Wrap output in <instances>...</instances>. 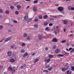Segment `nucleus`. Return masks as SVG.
<instances>
[{
    "mask_svg": "<svg viewBox=\"0 0 74 74\" xmlns=\"http://www.w3.org/2000/svg\"><path fill=\"white\" fill-rule=\"evenodd\" d=\"M8 70L9 71H11L12 73H15L16 71V70H15L14 69H12V68L10 66H9L8 68Z\"/></svg>",
    "mask_w": 74,
    "mask_h": 74,
    "instance_id": "nucleus-1",
    "label": "nucleus"
},
{
    "mask_svg": "<svg viewBox=\"0 0 74 74\" xmlns=\"http://www.w3.org/2000/svg\"><path fill=\"white\" fill-rule=\"evenodd\" d=\"M52 69V67H50V68H48V70L49 71H51V70Z\"/></svg>",
    "mask_w": 74,
    "mask_h": 74,
    "instance_id": "nucleus-23",
    "label": "nucleus"
},
{
    "mask_svg": "<svg viewBox=\"0 0 74 74\" xmlns=\"http://www.w3.org/2000/svg\"><path fill=\"white\" fill-rule=\"evenodd\" d=\"M5 13L6 14H9V11L7 10L5 12Z\"/></svg>",
    "mask_w": 74,
    "mask_h": 74,
    "instance_id": "nucleus-32",
    "label": "nucleus"
},
{
    "mask_svg": "<svg viewBox=\"0 0 74 74\" xmlns=\"http://www.w3.org/2000/svg\"><path fill=\"white\" fill-rule=\"evenodd\" d=\"M71 6H68V9L69 10H71Z\"/></svg>",
    "mask_w": 74,
    "mask_h": 74,
    "instance_id": "nucleus-25",
    "label": "nucleus"
},
{
    "mask_svg": "<svg viewBox=\"0 0 74 74\" xmlns=\"http://www.w3.org/2000/svg\"><path fill=\"white\" fill-rule=\"evenodd\" d=\"M25 50L24 49H21V53H25Z\"/></svg>",
    "mask_w": 74,
    "mask_h": 74,
    "instance_id": "nucleus-15",
    "label": "nucleus"
},
{
    "mask_svg": "<svg viewBox=\"0 0 74 74\" xmlns=\"http://www.w3.org/2000/svg\"><path fill=\"white\" fill-rule=\"evenodd\" d=\"M37 7H36L35 6H34L33 8V11H34V12H35L36 11H37Z\"/></svg>",
    "mask_w": 74,
    "mask_h": 74,
    "instance_id": "nucleus-9",
    "label": "nucleus"
},
{
    "mask_svg": "<svg viewBox=\"0 0 74 74\" xmlns=\"http://www.w3.org/2000/svg\"><path fill=\"white\" fill-rule=\"evenodd\" d=\"M27 40H30V37L29 36L27 38Z\"/></svg>",
    "mask_w": 74,
    "mask_h": 74,
    "instance_id": "nucleus-42",
    "label": "nucleus"
},
{
    "mask_svg": "<svg viewBox=\"0 0 74 74\" xmlns=\"http://www.w3.org/2000/svg\"><path fill=\"white\" fill-rule=\"evenodd\" d=\"M43 17L44 19H46L48 18V16L47 15H45L43 16Z\"/></svg>",
    "mask_w": 74,
    "mask_h": 74,
    "instance_id": "nucleus-20",
    "label": "nucleus"
},
{
    "mask_svg": "<svg viewBox=\"0 0 74 74\" xmlns=\"http://www.w3.org/2000/svg\"><path fill=\"white\" fill-rule=\"evenodd\" d=\"M58 9L59 11H62L63 10V8L62 7H59L58 8Z\"/></svg>",
    "mask_w": 74,
    "mask_h": 74,
    "instance_id": "nucleus-3",
    "label": "nucleus"
},
{
    "mask_svg": "<svg viewBox=\"0 0 74 74\" xmlns=\"http://www.w3.org/2000/svg\"><path fill=\"white\" fill-rule=\"evenodd\" d=\"M11 39V38H8L5 39V42H7V41H9V40H10Z\"/></svg>",
    "mask_w": 74,
    "mask_h": 74,
    "instance_id": "nucleus-5",
    "label": "nucleus"
},
{
    "mask_svg": "<svg viewBox=\"0 0 74 74\" xmlns=\"http://www.w3.org/2000/svg\"><path fill=\"white\" fill-rule=\"evenodd\" d=\"M39 19H41V18H42V16L41 15H39Z\"/></svg>",
    "mask_w": 74,
    "mask_h": 74,
    "instance_id": "nucleus-36",
    "label": "nucleus"
},
{
    "mask_svg": "<svg viewBox=\"0 0 74 74\" xmlns=\"http://www.w3.org/2000/svg\"><path fill=\"white\" fill-rule=\"evenodd\" d=\"M49 26H52L53 25L52 23H50V24H49Z\"/></svg>",
    "mask_w": 74,
    "mask_h": 74,
    "instance_id": "nucleus-46",
    "label": "nucleus"
},
{
    "mask_svg": "<svg viewBox=\"0 0 74 74\" xmlns=\"http://www.w3.org/2000/svg\"><path fill=\"white\" fill-rule=\"evenodd\" d=\"M71 10L73 11V10H74V7H71Z\"/></svg>",
    "mask_w": 74,
    "mask_h": 74,
    "instance_id": "nucleus-43",
    "label": "nucleus"
},
{
    "mask_svg": "<svg viewBox=\"0 0 74 74\" xmlns=\"http://www.w3.org/2000/svg\"><path fill=\"white\" fill-rule=\"evenodd\" d=\"M66 41L65 40H64L62 41L61 42H62V43H64V42H65Z\"/></svg>",
    "mask_w": 74,
    "mask_h": 74,
    "instance_id": "nucleus-34",
    "label": "nucleus"
},
{
    "mask_svg": "<svg viewBox=\"0 0 74 74\" xmlns=\"http://www.w3.org/2000/svg\"><path fill=\"white\" fill-rule=\"evenodd\" d=\"M27 34L25 33V34H24L23 35V36L24 37H27Z\"/></svg>",
    "mask_w": 74,
    "mask_h": 74,
    "instance_id": "nucleus-26",
    "label": "nucleus"
},
{
    "mask_svg": "<svg viewBox=\"0 0 74 74\" xmlns=\"http://www.w3.org/2000/svg\"><path fill=\"white\" fill-rule=\"evenodd\" d=\"M27 23H29V22H30L31 21H32V19L29 18L27 20Z\"/></svg>",
    "mask_w": 74,
    "mask_h": 74,
    "instance_id": "nucleus-21",
    "label": "nucleus"
},
{
    "mask_svg": "<svg viewBox=\"0 0 74 74\" xmlns=\"http://www.w3.org/2000/svg\"><path fill=\"white\" fill-rule=\"evenodd\" d=\"M51 60L49 58L47 59H45L44 60V62H47V63H49V62H50V61Z\"/></svg>",
    "mask_w": 74,
    "mask_h": 74,
    "instance_id": "nucleus-4",
    "label": "nucleus"
},
{
    "mask_svg": "<svg viewBox=\"0 0 74 74\" xmlns=\"http://www.w3.org/2000/svg\"><path fill=\"white\" fill-rule=\"evenodd\" d=\"M49 58H52L53 57V56H49Z\"/></svg>",
    "mask_w": 74,
    "mask_h": 74,
    "instance_id": "nucleus-52",
    "label": "nucleus"
},
{
    "mask_svg": "<svg viewBox=\"0 0 74 74\" xmlns=\"http://www.w3.org/2000/svg\"><path fill=\"white\" fill-rule=\"evenodd\" d=\"M49 19L50 20V21H53V18H50Z\"/></svg>",
    "mask_w": 74,
    "mask_h": 74,
    "instance_id": "nucleus-49",
    "label": "nucleus"
},
{
    "mask_svg": "<svg viewBox=\"0 0 74 74\" xmlns=\"http://www.w3.org/2000/svg\"><path fill=\"white\" fill-rule=\"evenodd\" d=\"M35 54H36V53H33V54H32V55H33V56H34V55H35Z\"/></svg>",
    "mask_w": 74,
    "mask_h": 74,
    "instance_id": "nucleus-63",
    "label": "nucleus"
},
{
    "mask_svg": "<svg viewBox=\"0 0 74 74\" xmlns=\"http://www.w3.org/2000/svg\"><path fill=\"white\" fill-rule=\"evenodd\" d=\"M71 70L73 71L74 72V66H71Z\"/></svg>",
    "mask_w": 74,
    "mask_h": 74,
    "instance_id": "nucleus-16",
    "label": "nucleus"
},
{
    "mask_svg": "<svg viewBox=\"0 0 74 74\" xmlns=\"http://www.w3.org/2000/svg\"><path fill=\"white\" fill-rule=\"evenodd\" d=\"M73 49V48L72 47H70L69 48V50L70 51H71V50H72Z\"/></svg>",
    "mask_w": 74,
    "mask_h": 74,
    "instance_id": "nucleus-47",
    "label": "nucleus"
},
{
    "mask_svg": "<svg viewBox=\"0 0 74 74\" xmlns=\"http://www.w3.org/2000/svg\"><path fill=\"white\" fill-rule=\"evenodd\" d=\"M56 48V45H54L53 47V49H55Z\"/></svg>",
    "mask_w": 74,
    "mask_h": 74,
    "instance_id": "nucleus-33",
    "label": "nucleus"
},
{
    "mask_svg": "<svg viewBox=\"0 0 74 74\" xmlns=\"http://www.w3.org/2000/svg\"><path fill=\"white\" fill-rule=\"evenodd\" d=\"M28 19V16H25L24 18V20H27Z\"/></svg>",
    "mask_w": 74,
    "mask_h": 74,
    "instance_id": "nucleus-14",
    "label": "nucleus"
},
{
    "mask_svg": "<svg viewBox=\"0 0 74 74\" xmlns=\"http://www.w3.org/2000/svg\"><path fill=\"white\" fill-rule=\"evenodd\" d=\"M23 56H28V53L26 52L24 54Z\"/></svg>",
    "mask_w": 74,
    "mask_h": 74,
    "instance_id": "nucleus-31",
    "label": "nucleus"
},
{
    "mask_svg": "<svg viewBox=\"0 0 74 74\" xmlns=\"http://www.w3.org/2000/svg\"><path fill=\"white\" fill-rule=\"evenodd\" d=\"M14 23H17V21L14 20Z\"/></svg>",
    "mask_w": 74,
    "mask_h": 74,
    "instance_id": "nucleus-57",
    "label": "nucleus"
},
{
    "mask_svg": "<svg viewBox=\"0 0 74 74\" xmlns=\"http://www.w3.org/2000/svg\"><path fill=\"white\" fill-rule=\"evenodd\" d=\"M74 52V51H73V49L71 51H70V52H71V53H72V52Z\"/></svg>",
    "mask_w": 74,
    "mask_h": 74,
    "instance_id": "nucleus-58",
    "label": "nucleus"
},
{
    "mask_svg": "<svg viewBox=\"0 0 74 74\" xmlns=\"http://www.w3.org/2000/svg\"><path fill=\"white\" fill-rule=\"evenodd\" d=\"M0 69H2L3 68V66L1 65L0 66Z\"/></svg>",
    "mask_w": 74,
    "mask_h": 74,
    "instance_id": "nucleus-55",
    "label": "nucleus"
},
{
    "mask_svg": "<svg viewBox=\"0 0 74 74\" xmlns=\"http://www.w3.org/2000/svg\"><path fill=\"white\" fill-rule=\"evenodd\" d=\"M66 28H64V32H66Z\"/></svg>",
    "mask_w": 74,
    "mask_h": 74,
    "instance_id": "nucleus-50",
    "label": "nucleus"
},
{
    "mask_svg": "<svg viewBox=\"0 0 74 74\" xmlns=\"http://www.w3.org/2000/svg\"><path fill=\"white\" fill-rule=\"evenodd\" d=\"M29 7H30V6H28L27 7V8H29Z\"/></svg>",
    "mask_w": 74,
    "mask_h": 74,
    "instance_id": "nucleus-59",
    "label": "nucleus"
},
{
    "mask_svg": "<svg viewBox=\"0 0 74 74\" xmlns=\"http://www.w3.org/2000/svg\"><path fill=\"white\" fill-rule=\"evenodd\" d=\"M69 66H67L66 67V69H65V70H67L68 69H69Z\"/></svg>",
    "mask_w": 74,
    "mask_h": 74,
    "instance_id": "nucleus-37",
    "label": "nucleus"
},
{
    "mask_svg": "<svg viewBox=\"0 0 74 74\" xmlns=\"http://www.w3.org/2000/svg\"><path fill=\"white\" fill-rule=\"evenodd\" d=\"M52 42H58V40L56 39L55 38L52 40Z\"/></svg>",
    "mask_w": 74,
    "mask_h": 74,
    "instance_id": "nucleus-8",
    "label": "nucleus"
},
{
    "mask_svg": "<svg viewBox=\"0 0 74 74\" xmlns=\"http://www.w3.org/2000/svg\"><path fill=\"white\" fill-rule=\"evenodd\" d=\"M34 3H38V0H36L33 1Z\"/></svg>",
    "mask_w": 74,
    "mask_h": 74,
    "instance_id": "nucleus-27",
    "label": "nucleus"
},
{
    "mask_svg": "<svg viewBox=\"0 0 74 74\" xmlns=\"http://www.w3.org/2000/svg\"><path fill=\"white\" fill-rule=\"evenodd\" d=\"M3 74H7V73H6V72H4L3 73Z\"/></svg>",
    "mask_w": 74,
    "mask_h": 74,
    "instance_id": "nucleus-64",
    "label": "nucleus"
},
{
    "mask_svg": "<svg viewBox=\"0 0 74 74\" xmlns=\"http://www.w3.org/2000/svg\"><path fill=\"white\" fill-rule=\"evenodd\" d=\"M16 60H17V58H14V59L12 58H11L10 60V61L11 63H13V62H15Z\"/></svg>",
    "mask_w": 74,
    "mask_h": 74,
    "instance_id": "nucleus-2",
    "label": "nucleus"
},
{
    "mask_svg": "<svg viewBox=\"0 0 74 74\" xmlns=\"http://www.w3.org/2000/svg\"><path fill=\"white\" fill-rule=\"evenodd\" d=\"M66 50L68 51H69V49H68L66 48Z\"/></svg>",
    "mask_w": 74,
    "mask_h": 74,
    "instance_id": "nucleus-62",
    "label": "nucleus"
},
{
    "mask_svg": "<svg viewBox=\"0 0 74 74\" xmlns=\"http://www.w3.org/2000/svg\"><path fill=\"white\" fill-rule=\"evenodd\" d=\"M38 21V19H37L36 18V19L34 20V21H35V22H37V21Z\"/></svg>",
    "mask_w": 74,
    "mask_h": 74,
    "instance_id": "nucleus-44",
    "label": "nucleus"
},
{
    "mask_svg": "<svg viewBox=\"0 0 74 74\" xmlns=\"http://www.w3.org/2000/svg\"><path fill=\"white\" fill-rule=\"evenodd\" d=\"M59 49H57L55 51V52L56 53H59Z\"/></svg>",
    "mask_w": 74,
    "mask_h": 74,
    "instance_id": "nucleus-7",
    "label": "nucleus"
},
{
    "mask_svg": "<svg viewBox=\"0 0 74 74\" xmlns=\"http://www.w3.org/2000/svg\"><path fill=\"white\" fill-rule=\"evenodd\" d=\"M48 23L47 22H45L44 23V26H47L48 25Z\"/></svg>",
    "mask_w": 74,
    "mask_h": 74,
    "instance_id": "nucleus-18",
    "label": "nucleus"
},
{
    "mask_svg": "<svg viewBox=\"0 0 74 74\" xmlns=\"http://www.w3.org/2000/svg\"><path fill=\"white\" fill-rule=\"evenodd\" d=\"M8 31L9 32H11V30L10 29H8Z\"/></svg>",
    "mask_w": 74,
    "mask_h": 74,
    "instance_id": "nucleus-51",
    "label": "nucleus"
},
{
    "mask_svg": "<svg viewBox=\"0 0 74 74\" xmlns=\"http://www.w3.org/2000/svg\"><path fill=\"white\" fill-rule=\"evenodd\" d=\"M25 43H23L21 45L22 47H23V46H25Z\"/></svg>",
    "mask_w": 74,
    "mask_h": 74,
    "instance_id": "nucleus-40",
    "label": "nucleus"
},
{
    "mask_svg": "<svg viewBox=\"0 0 74 74\" xmlns=\"http://www.w3.org/2000/svg\"><path fill=\"white\" fill-rule=\"evenodd\" d=\"M23 66L24 67H25L26 66V64H24V65H23Z\"/></svg>",
    "mask_w": 74,
    "mask_h": 74,
    "instance_id": "nucleus-61",
    "label": "nucleus"
},
{
    "mask_svg": "<svg viewBox=\"0 0 74 74\" xmlns=\"http://www.w3.org/2000/svg\"><path fill=\"white\" fill-rule=\"evenodd\" d=\"M45 30L46 31H49L50 30V29H49L48 27H47L45 28Z\"/></svg>",
    "mask_w": 74,
    "mask_h": 74,
    "instance_id": "nucleus-19",
    "label": "nucleus"
},
{
    "mask_svg": "<svg viewBox=\"0 0 74 74\" xmlns=\"http://www.w3.org/2000/svg\"><path fill=\"white\" fill-rule=\"evenodd\" d=\"M61 70L62 71H63V72H65L66 71V69H65V68H62Z\"/></svg>",
    "mask_w": 74,
    "mask_h": 74,
    "instance_id": "nucleus-13",
    "label": "nucleus"
},
{
    "mask_svg": "<svg viewBox=\"0 0 74 74\" xmlns=\"http://www.w3.org/2000/svg\"><path fill=\"white\" fill-rule=\"evenodd\" d=\"M57 56H63V55L62 54H58L57 55Z\"/></svg>",
    "mask_w": 74,
    "mask_h": 74,
    "instance_id": "nucleus-53",
    "label": "nucleus"
},
{
    "mask_svg": "<svg viewBox=\"0 0 74 74\" xmlns=\"http://www.w3.org/2000/svg\"><path fill=\"white\" fill-rule=\"evenodd\" d=\"M10 8L11 10H14V7L12 6H10Z\"/></svg>",
    "mask_w": 74,
    "mask_h": 74,
    "instance_id": "nucleus-28",
    "label": "nucleus"
},
{
    "mask_svg": "<svg viewBox=\"0 0 74 74\" xmlns=\"http://www.w3.org/2000/svg\"><path fill=\"white\" fill-rule=\"evenodd\" d=\"M17 10H19V9L21 8V6L20 5H18L17 6Z\"/></svg>",
    "mask_w": 74,
    "mask_h": 74,
    "instance_id": "nucleus-17",
    "label": "nucleus"
},
{
    "mask_svg": "<svg viewBox=\"0 0 74 74\" xmlns=\"http://www.w3.org/2000/svg\"><path fill=\"white\" fill-rule=\"evenodd\" d=\"M3 28V27L2 25H0V29H2Z\"/></svg>",
    "mask_w": 74,
    "mask_h": 74,
    "instance_id": "nucleus-38",
    "label": "nucleus"
},
{
    "mask_svg": "<svg viewBox=\"0 0 74 74\" xmlns=\"http://www.w3.org/2000/svg\"><path fill=\"white\" fill-rule=\"evenodd\" d=\"M49 65H47L46 66L45 68L46 69H47V68H49Z\"/></svg>",
    "mask_w": 74,
    "mask_h": 74,
    "instance_id": "nucleus-29",
    "label": "nucleus"
},
{
    "mask_svg": "<svg viewBox=\"0 0 74 74\" xmlns=\"http://www.w3.org/2000/svg\"><path fill=\"white\" fill-rule=\"evenodd\" d=\"M43 71L45 73H48V72H49V71H48L47 70H44Z\"/></svg>",
    "mask_w": 74,
    "mask_h": 74,
    "instance_id": "nucleus-30",
    "label": "nucleus"
},
{
    "mask_svg": "<svg viewBox=\"0 0 74 74\" xmlns=\"http://www.w3.org/2000/svg\"><path fill=\"white\" fill-rule=\"evenodd\" d=\"M69 72H70V70H68L67 71V74H71V72L70 71L69 73Z\"/></svg>",
    "mask_w": 74,
    "mask_h": 74,
    "instance_id": "nucleus-22",
    "label": "nucleus"
},
{
    "mask_svg": "<svg viewBox=\"0 0 74 74\" xmlns=\"http://www.w3.org/2000/svg\"><path fill=\"white\" fill-rule=\"evenodd\" d=\"M15 13L16 14H19V12H18L17 11H16L15 12Z\"/></svg>",
    "mask_w": 74,
    "mask_h": 74,
    "instance_id": "nucleus-45",
    "label": "nucleus"
},
{
    "mask_svg": "<svg viewBox=\"0 0 74 74\" xmlns=\"http://www.w3.org/2000/svg\"><path fill=\"white\" fill-rule=\"evenodd\" d=\"M34 26L35 27H36V28H37V27H38V25L36 24L34 25Z\"/></svg>",
    "mask_w": 74,
    "mask_h": 74,
    "instance_id": "nucleus-35",
    "label": "nucleus"
},
{
    "mask_svg": "<svg viewBox=\"0 0 74 74\" xmlns=\"http://www.w3.org/2000/svg\"><path fill=\"white\" fill-rule=\"evenodd\" d=\"M38 38L39 40H42V36H39L38 37Z\"/></svg>",
    "mask_w": 74,
    "mask_h": 74,
    "instance_id": "nucleus-24",
    "label": "nucleus"
},
{
    "mask_svg": "<svg viewBox=\"0 0 74 74\" xmlns=\"http://www.w3.org/2000/svg\"><path fill=\"white\" fill-rule=\"evenodd\" d=\"M52 16L53 17H54V18H56V19L57 18V17L55 16Z\"/></svg>",
    "mask_w": 74,
    "mask_h": 74,
    "instance_id": "nucleus-56",
    "label": "nucleus"
},
{
    "mask_svg": "<svg viewBox=\"0 0 74 74\" xmlns=\"http://www.w3.org/2000/svg\"><path fill=\"white\" fill-rule=\"evenodd\" d=\"M39 60V58H36L34 60V63H37V62Z\"/></svg>",
    "mask_w": 74,
    "mask_h": 74,
    "instance_id": "nucleus-6",
    "label": "nucleus"
},
{
    "mask_svg": "<svg viewBox=\"0 0 74 74\" xmlns=\"http://www.w3.org/2000/svg\"><path fill=\"white\" fill-rule=\"evenodd\" d=\"M31 0H25V1H30Z\"/></svg>",
    "mask_w": 74,
    "mask_h": 74,
    "instance_id": "nucleus-60",
    "label": "nucleus"
},
{
    "mask_svg": "<svg viewBox=\"0 0 74 74\" xmlns=\"http://www.w3.org/2000/svg\"><path fill=\"white\" fill-rule=\"evenodd\" d=\"M14 47H15V45H12L10 47L11 48H14Z\"/></svg>",
    "mask_w": 74,
    "mask_h": 74,
    "instance_id": "nucleus-39",
    "label": "nucleus"
},
{
    "mask_svg": "<svg viewBox=\"0 0 74 74\" xmlns=\"http://www.w3.org/2000/svg\"><path fill=\"white\" fill-rule=\"evenodd\" d=\"M66 45L67 46H69V43H66Z\"/></svg>",
    "mask_w": 74,
    "mask_h": 74,
    "instance_id": "nucleus-54",
    "label": "nucleus"
},
{
    "mask_svg": "<svg viewBox=\"0 0 74 74\" xmlns=\"http://www.w3.org/2000/svg\"><path fill=\"white\" fill-rule=\"evenodd\" d=\"M56 31H57V32H56V31H54V33H55V34H56V35L57 34H58L59 33V30L57 29Z\"/></svg>",
    "mask_w": 74,
    "mask_h": 74,
    "instance_id": "nucleus-10",
    "label": "nucleus"
},
{
    "mask_svg": "<svg viewBox=\"0 0 74 74\" xmlns=\"http://www.w3.org/2000/svg\"><path fill=\"white\" fill-rule=\"evenodd\" d=\"M64 24L66 25L68 23V21L67 20H65L63 21Z\"/></svg>",
    "mask_w": 74,
    "mask_h": 74,
    "instance_id": "nucleus-11",
    "label": "nucleus"
},
{
    "mask_svg": "<svg viewBox=\"0 0 74 74\" xmlns=\"http://www.w3.org/2000/svg\"><path fill=\"white\" fill-rule=\"evenodd\" d=\"M8 55V56H11L12 53H11V51H8L7 53Z\"/></svg>",
    "mask_w": 74,
    "mask_h": 74,
    "instance_id": "nucleus-12",
    "label": "nucleus"
},
{
    "mask_svg": "<svg viewBox=\"0 0 74 74\" xmlns=\"http://www.w3.org/2000/svg\"><path fill=\"white\" fill-rule=\"evenodd\" d=\"M48 50V48L47 47H46L45 48V50H46V51H47V50Z\"/></svg>",
    "mask_w": 74,
    "mask_h": 74,
    "instance_id": "nucleus-48",
    "label": "nucleus"
},
{
    "mask_svg": "<svg viewBox=\"0 0 74 74\" xmlns=\"http://www.w3.org/2000/svg\"><path fill=\"white\" fill-rule=\"evenodd\" d=\"M2 12H3V10L0 9V13H2Z\"/></svg>",
    "mask_w": 74,
    "mask_h": 74,
    "instance_id": "nucleus-41",
    "label": "nucleus"
}]
</instances>
